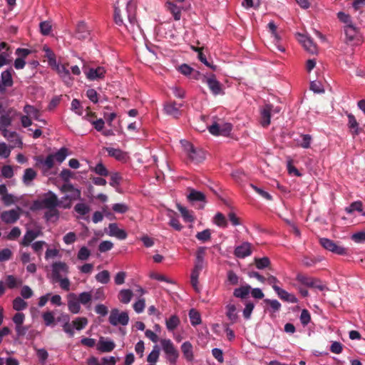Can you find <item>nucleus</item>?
<instances>
[{"instance_id":"obj_1","label":"nucleus","mask_w":365,"mask_h":365,"mask_svg":"<svg viewBox=\"0 0 365 365\" xmlns=\"http://www.w3.org/2000/svg\"><path fill=\"white\" fill-rule=\"evenodd\" d=\"M136 7L132 1H128L125 7L120 9L119 3L117 2L114 8V21L118 26L127 25L124 22V18H126L130 24L133 26L136 22Z\"/></svg>"},{"instance_id":"obj_2","label":"nucleus","mask_w":365,"mask_h":365,"mask_svg":"<svg viewBox=\"0 0 365 365\" xmlns=\"http://www.w3.org/2000/svg\"><path fill=\"white\" fill-rule=\"evenodd\" d=\"M61 201L58 200L57 195L52 191H48L41 200L34 201L33 206L36 210L56 208V207L61 206Z\"/></svg>"},{"instance_id":"obj_3","label":"nucleus","mask_w":365,"mask_h":365,"mask_svg":"<svg viewBox=\"0 0 365 365\" xmlns=\"http://www.w3.org/2000/svg\"><path fill=\"white\" fill-rule=\"evenodd\" d=\"M36 161L35 166L38 168L45 176L54 174L51 171L53 168L55 162L53 155H48L46 158L43 155H38L34 158Z\"/></svg>"},{"instance_id":"obj_4","label":"nucleus","mask_w":365,"mask_h":365,"mask_svg":"<svg viewBox=\"0 0 365 365\" xmlns=\"http://www.w3.org/2000/svg\"><path fill=\"white\" fill-rule=\"evenodd\" d=\"M60 190L63 193L69 192V195H65L62 197V200H69V202L67 204H63L61 205L64 209H68L71 207V201L81 200V192L79 189L74 187V186L71 183H64L61 187Z\"/></svg>"},{"instance_id":"obj_5","label":"nucleus","mask_w":365,"mask_h":365,"mask_svg":"<svg viewBox=\"0 0 365 365\" xmlns=\"http://www.w3.org/2000/svg\"><path fill=\"white\" fill-rule=\"evenodd\" d=\"M160 341L169 363L171 365L175 364L180 354L173 341L169 339H163Z\"/></svg>"},{"instance_id":"obj_6","label":"nucleus","mask_w":365,"mask_h":365,"mask_svg":"<svg viewBox=\"0 0 365 365\" xmlns=\"http://www.w3.org/2000/svg\"><path fill=\"white\" fill-rule=\"evenodd\" d=\"M183 145L187 152V155L191 161L195 163H199L205 160V155L203 150L195 148L193 145L189 142H185Z\"/></svg>"},{"instance_id":"obj_7","label":"nucleus","mask_w":365,"mask_h":365,"mask_svg":"<svg viewBox=\"0 0 365 365\" xmlns=\"http://www.w3.org/2000/svg\"><path fill=\"white\" fill-rule=\"evenodd\" d=\"M320 245L326 250L339 255H346L347 254V249L339 245L333 240L328 238H320Z\"/></svg>"},{"instance_id":"obj_8","label":"nucleus","mask_w":365,"mask_h":365,"mask_svg":"<svg viewBox=\"0 0 365 365\" xmlns=\"http://www.w3.org/2000/svg\"><path fill=\"white\" fill-rule=\"evenodd\" d=\"M109 322L113 326L121 324L125 326L128 324L129 317L127 312H119L118 309H113L109 316Z\"/></svg>"},{"instance_id":"obj_9","label":"nucleus","mask_w":365,"mask_h":365,"mask_svg":"<svg viewBox=\"0 0 365 365\" xmlns=\"http://www.w3.org/2000/svg\"><path fill=\"white\" fill-rule=\"evenodd\" d=\"M202 82L207 83L212 93L215 96L223 94V89L221 83L216 79L215 75L209 77L203 76Z\"/></svg>"},{"instance_id":"obj_10","label":"nucleus","mask_w":365,"mask_h":365,"mask_svg":"<svg viewBox=\"0 0 365 365\" xmlns=\"http://www.w3.org/2000/svg\"><path fill=\"white\" fill-rule=\"evenodd\" d=\"M68 66L69 64L68 63L60 64V66H56V71L67 86H71L73 83V78L71 76Z\"/></svg>"},{"instance_id":"obj_11","label":"nucleus","mask_w":365,"mask_h":365,"mask_svg":"<svg viewBox=\"0 0 365 365\" xmlns=\"http://www.w3.org/2000/svg\"><path fill=\"white\" fill-rule=\"evenodd\" d=\"M83 71L88 79L94 81L100 78H103L106 73V70L103 67L98 66L96 68H87L85 65L83 67Z\"/></svg>"},{"instance_id":"obj_12","label":"nucleus","mask_w":365,"mask_h":365,"mask_svg":"<svg viewBox=\"0 0 365 365\" xmlns=\"http://www.w3.org/2000/svg\"><path fill=\"white\" fill-rule=\"evenodd\" d=\"M14 84L11 69H7L1 73L0 80V93L4 94L7 87H11Z\"/></svg>"},{"instance_id":"obj_13","label":"nucleus","mask_w":365,"mask_h":365,"mask_svg":"<svg viewBox=\"0 0 365 365\" xmlns=\"http://www.w3.org/2000/svg\"><path fill=\"white\" fill-rule=\"evenodd\" d=\"M21 209L18 207L17 210H10L4 211L1 214V219L6 224L15 223L20 217V211Z\"/></svg>"},{"instance_id":"obj_14","label":"nucleus","mask_w":365,"mask_h":365,"mask_svg":"<svg viewBox=\"0 0 365 365\" xmlns=\"http://www.w3.org/2000/svg\"><path fill=\"white\" fill-rule=\"evenodd\" d=\"M272 115L271 104H266L260 109V123L263 127H267L270 124Z\"/></svg>"},{"instance_id":"obj_15","label":"nucleus","mask_w":365,"mask_h":365,"mask_svg":"<svg viewBox=\"0 0 365 365\" xmlns=\"http://www.w3.org/2000/svg\"><path fill=\"white\" fill-rule=\"evenodd\" d=\"M344 34L347 41H353L354 40L359 39V29L352 24H349L344 27Z\"/></svg>"},{"instance_id":"obj_16","label":"nucleus","mask_w":365,"mask_h":365,"mask_svg":"<svg viewBox=\"0 0 365 365\" xmlns=\"http://www.w3.org/2000/svg\"><path fill=\"white\" fill-rule=\"evenodd\" d=\"M182 106V103H177L175 101L168 102L165 105L164 110L168 115L178 118L181 114L180 108Z\"/></svg>"},{"instance_id":"obj_17","label":"nucleus","mask_w":365,"mask_h":365,"mask_svg":"<svg viewBox=\"0 0 365 365\" xmlns=\"http://www.w3.org/2000/svg\"><path fill=\"white\" fill-rule=\"evenodd\" d=\"M68 272V265L63 262H56L52 264V278L53 279H60V272Z\"/></svg>"},{"instance_id":"obj_18","label":"nucleus","mask_w":365,"mask_h":365,"mask_svg":"<svg viewBox=\"0 0 365 365\" xmlns=\"http://www.w3.org/2000/svg\"><path fill=\"white\" fill-rule=\"evenodd\" d=\"M252 254L251 244L244 242L242 245L237 247L235 250V255L239 258H245Z\"/></svg>"},{"instance_id":"obj_19","label":"nucleus","mask_w":365,"mask_h":365,"mask_svg":"<svg viewBox=\"0 0 365 365\" xmlns=\"http://www.w3.org/2000/svg\"><path fill=\"white\" fill-rule=\"evenodd\" d=\"M41 234L42 232L40 230H28L23 237L21 245L24 247L29 246L32 241Z\"/></svg>"},{"instance_id":"obj_20","label":"nucleus","mask_w":365,"mask_h":365,"mask_svg":"<svg viewBox=\"0 0 365 365\" xmlns=\"http://www.w3.org/2000/svg\"><path fill=\"white\" fill-rule=\"evenodd\" d=\"M115 346V344L113 341L105 340L103 337H101L97 345V349L101 352H110L114 349Z\"/></svg>"},{"instance_id":"obj_21","label":"nucleus","mask_w":365,"mask_h":365,"mask_svg":"<svg viewBox=\"0 0 365 365\" xmlns=\"http://www.w3.org/2000/svg\"><path fill=\"white\" fill-rule=\"evenodd\" d=\"M274 291L282 300L290 303H297L298 302L297 298L294 294H289L280 287H274Z\"/></svg>"},{"instance_id":"obj_22","label":"nucleus","mask_w":365,"mask_h":365,"mask_svg":"<svg viewBox=\"0 0 365 365\" xmlns=\"http://www.w3.org/2000/svg\"><path fill=\"white\" fill-rule=\"evenodd\" d=\"M90 35V31L83 21H81L77 24L76 29V36L78 39H86Z\"/></svg>"},{"instance_id":"obj_23","label":"nucleus","mask_w":365,"mask_h":365,"mask_svg":"<svg viewBox=\"0 0 365 365\" xmlns=\"http://www.w3.org/2000/svg\"><path fill=\"white\" fill-rule=\"evenodd\" d=\"M68 307L73 314H78L81 310L80 302L77 299L76 295L73 293L69 294Z\"/></svg>"},{"instance_id":"obj_24","label":"nucleus","mask_w":365,"mask_h":365,"mask_svg":"<svg viewBox=\"0 0 365 365\" xmlns=\"http://www.w3.org/2000/svg\"><path fill=\"white\" fill-rule=\"evenodd\" d=\"M109 235L114 236L119 240H125L127 237V233L124 230L118 228L117 224L111 223L109 225Z\"/></svg>"},{"instance_id":"obj_25","label":"nucleus","mask_w":365,"mask_h":365,"mask_svg":"<svg viewBox=\"0 0 365 365\" xmlns=\"http://www.w3.org/2000/svg\"><path fill=\"white\" fill-rule=\"evenodd\" d=\"M181 351L187 361H192L194 359L193 347L190 341H185L181 345Z\"/></svg>"},{"instance_id":"obj_26","label":"nucleus","mask_w":365,"mask_h":365,"mask_svg":"<svg viewBox=\"0 0 365 365\" xmlns=\"http://www.w3.org/2000/svg\"><path fill=\"white\" fill-rule=\"evenodd\" d=\"M187 199L190 202H205V195L203 192L190 188Z\"/></svg>"},{"instance_id":"obj_27","label":"nucleus","mask_w":365,"mask_h":365,"mask_svg":"<svg viewBox=\"0 0 365 365\" xmlns=\"http://www.w3.org/2000/svg\"><path fill=\"white\" fill-rule=\"evenodd\" d=\"M250 290L251 287L248 284L241 286L239 288L235 289L233 295L237 298L245 299L250 294Z\"/></svg>"},{"instance_id":"obj_28","label":"nucleus","mask_w":365,"mask_h":365,"mask_svg":"<svg viewBox=\"0 0 365 365\" xmlns=\"http://www.w3.org/2000/svg\"><path fill=\"white\" fill-rule=\"evenodd\" d=\"M2 131L4 137L7 138L11 142H14V145H22V141L16 132H10L6 129H4Z\"/></svg>"},{"instance_id":"obj_29","label":"nucleus","mask_w":365,"mask_h":365,"mask_svg":"<svg viewBox=\"0 0 365 365\" xmlns=\"http://www.w3.org/2000/svg\"><path fill=\"white\" fill-rule=\"evenodd\" d=\"M180 320L177 315H172L169 319H166L165 325L169 331H174L180 324Z\"/></svg>"},{"instance_id":"obj_30","label":"nucleus","mask_w":365,"mask_h":365,"mask_svg":"<svg viewBox=\"0 0 365 365\" xmlns=\"http://www.w3.org/2000/svg\"><path fill=\"white\" fill-rule=\"evenodd\" d=\"M227 313L226 315L227 318L231 321L232 324H234L237 322L238 319V315L236 312V307L233 304H229L226 306Z\"/></svg>"},{"instance_id":"obj_31","label":"nucleus","mask_w":365,"mask_h":365,"mask_svg":"<svg viewBox=\"0 0 365 365\" xmlns=\"http://www.w3.org/2000/svg\"><path fill=\"white\" fill-rule=\"evenodd\" d=\"M37 175L36 172L32 168H27L24 171L23 175V182L25 185H30L31 182L36 178Z\"/></svg>"},{"instance_id":"obj_32","label":"nucleus","mask_w":365,"mask_h":365,"mask_svg":"<svg viewBox=\"0 0 365 365\" xmlns=\"http://www.w3.org/2000/svg\"><path fill=\"white\" fill-rule=\"evenodd\" d=\"M347 117H348V120H349V123H348L349 128L351 130L352 129L354 130L352 131V134L354 135H359V123L356 121V118L351 113L348 114Z\"/></svg>"},{"instance_id":"obj_33","label":"nucleus","mask_w":365,"mask_h":365,"mask_svg":"<svg viewBox=\"0 0 365 365\" xmlns=\"http://www.w3.org/2000/svg\"><path fill=\"white\" fill-rule=\"evenodd\" d=\"M160 348L158 345H155L152 351L147 356V361L150 364H155L159 359Z\"/></svg>"},{"instance_id":"obj_34","label":"nucleus","mask_w":365,"mask_h":365,"mask_svg":"<svg viewBox=\"0 0 365 365\" xmlns=\"http://www.w3.org/2000/svg\"><path fill=\"white\" fill-rule=\"evenodd\" d=\"M95 278L98 282L108 284L110 279V272L108 270H103L98 272Z\"/></svg>"},{"instance_id":"obj_35","label":"nucleus","mask_w":365,"mask_h":365,"mask_svg":"<svg viewBox=\"0 0 365 365\" xmlns=\"http://www.w3.org/2000/svg\"><path fill=\"white\" fill-rule=\"evenodd\" d=\"M240 282V277L232 270L227 272V282L230 285H237Z\"/></svg>"},{"instance_id":"obj_36","label":"nucleus","mask_w":365,"mask_h":365,"mask_svg":"<svg viewBox=\"0 0 365 365\" xmlns=\"http://www.w3.org/2000/svg\"><path fill=\"white\" fill-rule=\"evenodd\" d=\"M132 297L133 292L130 289H122L119 293V300L123 304L129 303Z\"/></svg>"},{"instance_id":"obj_37","label":"nucleus","mask_w":365,"mask_h":365,"mask_svg":"<svg viewBox=\"0 0 365 365\" xmlns=\"http://www.w3.org/2000/svg\"><path fill=\"white\" fill-rule=\"evenodd\" d=\"M255 264L257 269H263L264 268L269 267L270 265V260L267 257H264L262 258H255Z\"/></svg>"},{"instance_id":"obj_38","label":"nucleus","mask_w":365,"mask_h":365,"mask_svg":"<svg viewBox=\"0 0 365 365\" xmlns=\"http://www.w3.org/2000/svg\"><path fill=\"white\" fill-rule=\"evenodd\" d=\"M42 318L43 319L44 324L47 327H54L55 326V317L53 313L52 312H46L43 313Z\"/></svg>"},{"instance_id":"obj_39","label":"nucleus","mask_w":365,"mask_h":365,"mask_svg":"<svg viewBox=\"0 0 365 365\" xmlns=\"http://www.w3.org/2000/svg\"><path fill=\"white\" fill-rule=\"evenodd\" d=\"M54 160H56L58 163H61L68 155V149L65 147L61 148L54 154H52Z\"/></svg>"},{"instance_id":"obj_40","label":"nucleus","mask_w":365,"mask_h":365,"mask_svg":"<svg viewBox=\"0 0 365 365\" xmlns=\"http://www.w3.org/2000/svg\"><path fill=\"white\" fill-rule=\"evenodd\" d=\"M27 306V302L20 297H16L13 301V308L18 312L25 309Z\"/></svg>"},{"instance_id":"obj_41","label":"nucleus","mask_w":365,"mask_h":365,"mask_svg":"<svg viewBox=\"0 0 365 365\" xmlns=\"http://www.w3.org/2000/svg\"><path fill=\"white\" fill-rule=\"evenodd\" d=\"M177 207H178V210L181 213V215L185 222H193L194 217L191 215L190 212L186 207L182 206L180 205H178Z\"/></svg>"},{"instance_id":"obj_42","label":"nucleus","mask_w":365,"mask_h":365,"mask_svg":"<svg viewBox=\"0 0 365 365\" xmlns=\"http://www.w3.org/2000/svg\"><path fill=\"white\" fill-rule=\"evenodd\" d=\"M302 41L303 46L307 51L312 53H314L317 51V46L315 45L313 40L310 37L305 38L304 40Z\"/></svg>"},{"instance_id":"obj_43","label":"nucleus","mask_w":365,"mask_h":365,"mask_svg":"<svg viewBox=\"0 0 365 365\" xmlns=\"http://www.w3.org/2000/svg\"><path fill=\"white\" fill-rule=\"evenodd\" d=\"M190 323L193 326L198 325L201 323V317L198 312L192 309L189 312Z\"/></svg>"},{"instance_id":"obj_44","label":"nucleus","mask_w":365,"mask_h":365,"mask_svg":"<svg viewBox=\"0 0 365 365\" xmlns=\"http://www.w3.org/2000/svg\"><path fill=\"white\" fill-rule=\"evenodd\" d=\"M106 150L110 156L113 157L117 160H121L124 158V153L120 149L106 148Z\"/></svg>"},{"instance_id":"obj_45","label":"nucleus","mask_w":365,"mask_h":365,"mask_svg":"<svg viewBox=\"0 0 365 365\" xmlns=\"http://www.w3.org/2000/svg\"><path fill=\"white\" fill-rule=\"evenodd\" d=\"M168 9L171 12V14L173 15L174 19L175 21L180 20V17H181V11H180V8L177 5H175L173 3L168 2Z\"/></svg>"},{"instance_id":"obj_46","label":"nucleus","mask_w":365,"mask_h":365,"mask_svg":"<svg viewBox=\"0 0 365 365\" xmlns=\"http://www.w3.org/2000/svg\"><path fill=\"white\" fill-rule=\"evenodd\" d=\"M195 51H197V56H198V58L199 60L203 63L205 66H207V67H210L211 68L213 71H216L217 70V66L215 65H212V64H210L207 61V58H206V56L203 53L202 51V48H197L195 49Z\"/></svg>"},{"instance_id":"obj_47","label":"nucleus","mask_w":365,"mask_h":365,"mask_svg":"<svg viewBox=\"0 0 365 365\" xmlns=\"http://www.w3.org/2000/svg\"><path fill=\"white\" fill-rule=\"evenodd\" d=\"M196 238L202 242H207L210 240L211 238V232H210V230L209 229H206V230H204L202 232H199L196 234L195 235Z\"/></svg>"},{"instance_id":"obj_48","label":"nucleus","mask_w":365,"mask_h":365,"mask_svg":"<svg viewBox=\"0 0 365 365\" xmlns=\"http://www.w3.org/2000/svg\"><path fill=\"white\" fill-rule=\"evenodd\" d=\"M313 279H314L313 277H310L303 274L302 273H299L296 277V279L298 282H299L302 284L307 286L309 287H310L311 284L312 283Z\"/></svg>"},{"instance_id":"obj_49","label":"nucleus","mask_w":365,"mask_h":365,"mask_svg":"<svg viewBox=\"0 0 365 365\" xmlns=\"http://www.w3.org/2000/svg\"><path fill=\"white\" fill-rule=\"evenodd\" d=\"M92 170L100 176L106 177L109 175L108 170L102 163H98Z\"/></svg>"},{"instance_id":"obj_50","label":"nucleus","mask_w":365,"mask_h":365,"mask_svg":"<svg viewBox=\"0 0 365 365\" xmlns=\"http://www.w3.org/2000/svg\"><path fill=\"white\" fill-rule=\"evenodd\" d=\"M74 210L81 215H85L90 211V207L85 203H78L74 207Z\"/></svg>"},{"instance_id":"obj_51","label":"nucleus","mask_w":365,"mask_h":365,"mask_svg":"<svg viewBox=\"0 0 365 365\" xmlns=\"http://www.w3.org/2000/svg\"><path fill=\"white\" fill-rule=\"evenodd\" d=\"M264 302L269 305L270 311L272 312H277L281 309V304L277 299H264Z\"/></svg>"},{"instance_id":"obj_52","label":"nucleus","mask_w":365,"mask_h":365,"mask_svg":"<svg viewBox=\"0 0 365 365\" xmlns=\"http://www.w3.org/2000/svg\"><path fill=\"white\" fill-rule=\"evenodd\" d=\"M11 124V118L9 114L2 115L0 117V130H4V129H6Z\"/></svg>"},{"instance_id":"obj_53","label":"nucleus","mask_w":365,"mask_h":365,"mask_svg":"<svg viewBox=\"0 0 365 365\" xmlns=\"http://www.w3.org/2000/svg\"><path fill=\"white\" fill-rule=\"evenodd\" d=\"M88 324V319L85 317H78L73 321V324L77 330L83 329Z\"/></svg>"},{"instance_id":"obj_54","label":"nucleus","mask_w":365,"mask_h":365,"mask_svg":"<svg viewBox=\"0 0 365 365\" xmlns=\"http://www.w3.org/2000/svg\"><path fill=\"white\" fill-rule=\"evenodd\" d=\"M363 209V204L361 201H355L352 202L349 207L346 208V210L349 213H351L354 211L361 212Z\"/></svg>"},{"instance_id":"obj_55","label":"nucleus","mask_w":365,"mask_h":365,"mask_svg":"<svg viewBox=\"0 0 365 365\" xmlns=\"http://www.w3.org/2000/svg\"><path fill=\"white\" fill-rule=\"evenodd\" d=\"M321 259L317 257H310L308 256H305L302 259V263L304 266L307 267H310L316 264L317 262H320Z\"/></svg>"},{"instance_id":"obj_56","label":"nucleus","mask_w":365,"mask_h":365,"mask_svg":"<svg viewBox=\"0 0 365 365\" xmlns=\"http://www.w3.org/2000/svg\"><path fill=\"white\" fill-rule=\"evenodd\" d=\"M1 200L6 206L13 205L17 201V198L14 195L8 192L2 196Z\"/></svg>"},{"instance_id":"obj_57","label":"nucleus","mask_w":365,"mask_h":365,"mask_svg":"<svg viewBox=\"0 0 365 365\" xmlns=\"http://www.w3.org/2000/svg\"><path fill=\"white\" fill-rule=\"evenodd\" d=\"M215 223L220 227H225L227 225V222L225 217L220 212H218L215 216Z\"/></svg>"},{"instance_id":"obj_58","label":"nucleus","mask_w":365,"mask_h":365,"mask_svg":"<svg viewBox=\"0 0 365 365\" xmlns=\"http://www.w3.org/2000/svg\"><path fill=\"white\" fill-rule=\"evenodd\" d=\"M59 175L65 183H70V179L73 178L74 174L68 169H63Z\"/></svg>"},{"instance_id":"obj_59","label":"nucleus","mask_w":365,"mask_h":365,"mask_svg":"<svg viewBox=\"0 0 365 365\" xmlns=\"http://www.w3.org/2000/svg\"><path fill=\"white\" fill-rule=\"evenodd\" d=\"M302 142L299 145L303 148H309L310 147L312 138L309 134L301 135Z\"/></svg>"},{"instance_id":"obj_60","label":"nucleus","mask_w":365,"mask_h":365,"mask_svg":"<svg viewBox=\"0 0 365 365\" xmlns=\"http://www.w3.org/2000/svg\"><path fill=\"white\" fill-rule=\"evenodd\" d=\"M250 186L252 187V188L257 194H259L263 198H264V199H266L267 200H272V195L270 194H269L267 192H266L264 190H262V188L258 187H257L256 185H255L253 184H251Z\"/></svg>"},{"instance_id":"obj_61","label":"nucleus","mask_w":365,"mask_h":365,"mask_svg":"<svg viewBox=\"0 0 365 365\" xmlns=\"http://www.w3.org/2000/svg\"><path fill=\"white\" fill-rule=\"evenodd\" d=\"M92 296L90 292H84L79 294L78 298L77 299L80 303L83 305L87 304L91 301Z\"/></svg>"},{"instance_id":"obj_62","label":"nucleus","mask_w":365,"mask_h":365,"mask_svg":"<svg viewBox=\"0 0 365 365\" xmlns=\"http://www.w3.org/2000/svg\"><path fill=\"white\" fill-rule=\"evenodd\" d=\"M112 209L115 212L123 214L129 210V207L124 203H115L113 205Z\"/></svg>"},{"instance_id":"obj_63","label":"nucleus","mask_w":365,"mask_h":365,"mask_svg":"<svg viewBox=\"0 0 365 365\" xmlns=\"http://www.w3.org/2000/svg\"><path fill=\"white\" fill-rule=\"evenodd\" d=\"M311 320L310 313L307 309H303L300 315V322L303 326H307Z\"/></svg>"},{"instance_id":"obj_64","label":"nucleus","mask_w":365,"mask_h":365,"mask_svg":"<svg viewBox=\"0 0 365 365\" xmlns=\"http://www.w3.org/2000/svg\"><path fill=\"white\" fill-rule=\"evenodd\" d=\"M90 255V250L86 247H82L78 251L77 257L78 259L84 261L88 259Z\"/></svg>"}]
</instances>
